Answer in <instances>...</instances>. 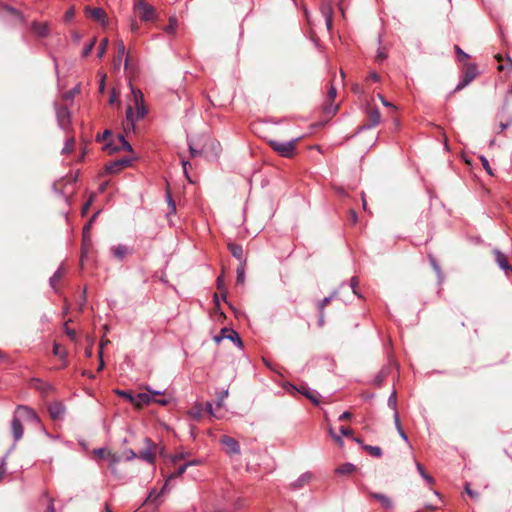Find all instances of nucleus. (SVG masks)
Listing matches in <instances>:
<instances>
[{
	"mask_svg": "<svg viewBox=\"0 0 512 512\" xmlns=\"http://www.w3.org/2000/svg\"><path fill=\"white\" fill-rule=\"evenodd\" d=\"M65 270L62 266H60L56 272L53 274V276L50 278V285L51 287L55 288L56 282H58L64 275Z\"/></svg>",
	"mask_w": 512,
	"mask_h": 512,
	"instance_id": "28",
	"label": "nucleus"
},
{
	"mask_svg": "<svg viewBox=\"0 0 512 512\" xmlns=\"http://www.w3.org/2000/svg\"><path fill=\"white\" fill-rule=\"evenodd\" d=\"M31 30L38 37H41V38L48 37L50 34V27L47 22L33 21L31 23Z\"/></svg>",
	"mask_w": 512,
	"mask_h": 512,
	"instance_id": "12",
	"label": "nucleus"
},
{
	"mask_svg": "<svg viewBox=\"0 0 512 512\" xmlns=\"http://www.w3.org/2000/svg\"><path fill=\"white\" fill-rule=\"evenodd\" d=\"M122 149L129 151V152H132V150H133L132 146L130 145V143L128 141H125L122 145H116V144H114V142H110L104 146V150L107 151L109 154L115 153Z\"/></svg>",
	"mask_w": 512,
	"mask_h": 512,
	"instance_id": "16",
	"label": "nucleus"
},
{
	"mask_svg": "<svg viewBox=\"0 0 512 512\" xmlns=\"http://www.w3.org/2000/svg\"><path fill=\"white\" fill-rule=\"evenodd\" d=\"M111 252L115 258L123 260L125 256L130 253V250L127 246L119 244L117 246H113L111 248Z\"/></svg>",
	"mask_w": 512,
	"mask_h": 512,
	"instance_id": "19",
	"label": "nucleus"
},
{
	"mask_svg": "<svg viewBox=\"0 0 512 512\" xmlns=\"http://www.w3.org/2000/svg\"><path fill=\"white\" fill-rule=\"evenodd\" d=\"M416 468H417V471L419 472V474L421 475V477L428 483V484H433L434 483V479L429 475L427 474L425 471H424V468L423 466L420 464V463H416Z\"/></svg>",
	"mask_w": 512,
	"mask_h": 512,
	"instance_id": "31",
	"label": "nucleus"
},
{
	"mask_svg": "<svg viewBox=\"0 0 512 512\" xmlns=\"http://www.w3.org/2000/svg\"><path fill=\"white\" fill-rule=\"evenodd\" d=\"M336 88L334 86H331L329 91H328V96H327V100L330 101V100H333L335 97H336Z\"/></svg>",
	"mask_w": 512,
	"mask_h": 512,
	"instance_id": "57",
	"label": "nucleus"
},
{
	"mask_svg": "<svg viewBox=\"0 0 512 512\" xmlns=\"http://www.w3.org/2000/svg\"><path fill=\"white\" fill-rule=\"evenodd\" d=\"M477 66L475 64H469L463 73L459 83L455 87V91H460L469 85L477 76Z\"/></svg>",
	"mask_w": 512,
	"mask_h": 512,
	"instance_id": "6",
	"label": "nucleus"
},
{
	"mask_svg": "<svg viewBox=\"0 0 512 512\" xmlns=\"http://www.w3.org/2000/svg\"><path fill=\"white\" fill-rule=\"evenodd\" d=\"M381 121V114L378 109L371 108L367 114V122L362 125L359 130L371 129L377 126Z\"/></svg>",
	"mask_w": 512,
	"mask_h": 512,
	"instance_id": "8",
	"label": "nucleus"
},
{
	"mask_svg": "<svg viewBox=\"0 0 512 512\" xmlns=\"http://www.w3.org/2000/svg\"><path fill=\"white\" fill-rule=\"evenodd\" d=\"M299 138H295L291 141H276L270 140L269 145L272 147L274 151H276L282 157H292L295 152V144Z\"/></svg>",
	"mask_w": 512,
	"mask_h": 512,
	"instance_id": "2",
	"label": "nucleus"
},
{
	"mask_svg": "<svg viewBox=\"0 0 512 512\" xmlns=\"http://www.w3.org/2000/svg\"><path fill=\"white\" fill-rule=\"evenodd\" d=\"M130 88L135 112L132 105H128L126 109L125 130L134 129L135 122L143 119L147 114V108L144 104V95L142 91L133 87L132 84H130Z\"/></svg>",
	"mask_w": 512,
	"mask_h": 512,
	"instance_id": "1",
	"label": "nucleus"
},
{
	"mask_svg": "<svg viewBox=\"0 0 512 512\" xmlns=\"http://www.w3.org/2000/svg\"><path fill=\"white\" fill-rule=\"evenodd\" d=\"M6 9L11 14H13V15H15V16H17V17H19V18H21L23 20V15H22V13L18 9L13 8V7H7Z\"/></svg>",
	"mask_w": 512,
	"mask_h": 512,
	"instance_id": "56",
	"label": "nucleus"
},
{
	"mask_svg": "<svg viewBox=\"0 0 512 512\" xmlns=\"http://www.w3.org/2000/svg\"><path fill=\"white\" fill-rule=\"evenodd\" d=\"M48 411L53 420H59L63 418L65 408L61 403L55 402L49 405Z\"/></svg>",
	"mask_w": 512,
	"mask_h": 512,
	"instance_id": "15",
	"label": "nucleus"
},
{
	"mask_svg": "<svg viewBox=\"0 0 512 512\" xmlns=\"http://www.w3.org/2000/svg\"><path fill=\"white\" fill-rule=\"evenodd\" d=\"M228 248H229L231 254L233 255V257L238 259L240 261V263H243V261L246 262V259L243 256V248H242V246L234 244V243H230L228 245Z\"/></svg>",
	"mask_w": 512,
	"mask_h": 512,
	"instance_id": "21",
	"label": "nucleus"
},
{
	"mask_svg": "<svg viewBox=\"0 0 512 512\" xmlns=\"http://www.w3.org/2000/svg\"><path fill=\"white\" fill-rule=\"evenodd\" d=\"M356 469L355 465H353L352 463H345V464H342L341 466H339L337 469H336V473L338 474H350L352 473L354 470Z\"/></svg>",
	"mask_w": 512,
	"mask_h": 512,
	"instance_id": "26",
	"label": "nucleus"
},
{
	"mask_svg": "<svg viewBox=\"0 0 512 512\" xmlns=\"http://www.w3.org/2000/svg\"><path fill=\"white\" fill-rule=\"evenodd\" d=\"M74 147H75V139L73 137L68 138L65 142L63 149H62V154L71 153L74 150Z\"/></svg>",
	"mask_w": 512,
	"mask_h": 512,
	"instance_id": "33",
	"label": "nucleus"
},
{
	"mask_svg": "<svg viewBox=\"0 0 512 512\" xmlns=\"http://www.w3.org/2000/svg\"><path fill=\"white\" fill-rule=\"evenodd\" d=\"M221 333L225 334V339L234 342L239 348L243 347V342L240 339L239 334L235 330L222 328Z\"/></svg>",
	"mask_w": 512,
	"mask_h": 512,
	"instance_id": "17",
	"label": "nucleus"
},
{
	"mask_svg": "<svg viewBox=\"0 0 512 512\" xmlns=\"http://www.w3.org/2000/svg\"><path fill=\"white\" fill-rule=\"evenodd\" d=\"M228 394H229V392H228L227 389L222 390L221 392H219L218 398H217V403H216L218 408H221L223 406L224 400H225V398L228 397Z\"/></svg>",
	"mask_w": 512,
	"mask_h": 512,
	"instance_id": "40",
	"label": "nucleus"
},
{
	"mask_svg": "<svg viewBox=\"0 0 512 512\" xmlns=\"http://www.w3.org/2000/svg\"><path fill=\"white\" fill-rule=\"evenodd\" d=\"M299 391L304 394L307 398H309L314 404H318L319 403V400H318V393L314 390H311L309 389L308 387H305V386H301V388L299 389Z\"/></svg>",
	"mask_w": 512,
	"mask_h": 512,
	"instance_id": "24",
	"label": "nucleus"
},
{
	"mask_svg": "<svg viewBox=\"0 0 512 512\" xmlns=\"http://www.w3.org/2000/svg\"><path fill=\"white\" fill-rule=\"evenodd\" d=\"M387 404L391 409L394 410V413L397 412V395L395 391H393L392 394L389 396Z\"/></svg>",
	"mask_w": 512,
	"mask_h": 512,
	"instance_id": "39",
	"label": "nucleus"
},
{
	"mask_svg": "<svg viewBox=\"0 0 512 512\" xmlns=\"http://www.w3.org/2000/svg\"><path fill=\"white\" fill-rule=\"evenodd\" d=\"M357 285H358V280H357V278H356V277H353V278L351 279V283H350L351 289L353 290V293H354V294H356V295H358V296L360 297V295H359V294L357 293V291H356V287H357Z\"/></svg>",
	"mask_w": 512,
	"mask_h": 512,
	"instance_id": "59",
	"label": "nucleus"
},
{
	"mask_svg": "<svg viewBox=\"0 0 512 512\" xmlns=\"http://www.w3.org/2000/svg\"><path fill=\"white\" fill-rule=\"evenodd\" d=\"M338 110V105L336 104H333V103H329L328 100L326 101V103L324 104V112L327 114V115H335L336 112Z\"/></svg>",
	"mask_w": 512,
	"mask_h": 512,
	"instance_id": "36",
	"label": "nucleus"
},
{
	"mask_svg": "<svg viewBox=\"0 0 512 512\" xmlns=\"http://www.w3.org/2000/svg\"><path fill=\"white\" fill-rule=\"evenodd\" d=\"M455 51L458 54L460 61H463V60H466L469 58V55L467 53H465L463 50H461V48L459 46H455Z\"/></svg>",
	"mask_w": 512,
	"mask_h": 512,
	"instance_id": "51",
	"label": "nucleus"
},
{
	"mask_svg": "<svg viewBox=\"0 0 512 512\" xmlns=\"http://www.w3.org/2000/svg\"><path fill=\"white\" fill-rule=\"evenodd\" d=\"M495 260L499 267L505 271L506 274L512 272V265H510L507 261L506 256L500 251L495 249L494 251Z\"/></svg>",
	"mask_w": 512,
	"mask_h": 512,
	"instance_id": "14",
	"label": "nucleus"
},
{
	"mask_svg": "<svg viewBox=\"0 0 512 512\" xmlns=\"http://www.w3.org/2000/svg\"><path fill=\"white\" fill-rule=\"evenodd\" d=\"M367 79L372 80L374 82H378L380 80V76L376 72L372 71L369 73Z\"/></svg>",
	"mask_w": 512,
	"mask_h": 512,
	"instance_id": "61",
	"label": "nucleus"
},
{
	"mask_svg": "<svg viewBox=\"0 0 512 512\" xmlns=\"http://www.w3.org/2000/svg\"><path fill=\"white\" fill-rule=\"evenodd\" d=\"M152 396L148 393H139L134 396V402L132 404L137 407H141L142 405H147L152 401Z\"/></svg>",
	"mask_w": 512,
	"mask_h": 512,
	"instance_id": "20",
	"label": "nucleus"
},
{
	"mask_svg": "<svg viewBox=\"0 0 512 512\" xmlns=\"http://www.w3.org/2000/svg\"><path fill=\"white\" fill-rule=\"evenodd\" d=\"M75 16V9L74 7H71L69 8L66 12H65V15H64V21L65 22H70L73 20Z\"/></svg>",
	"mask_w": 512,
	"mask_h": 512,
	"instance_id": "47",
	"label": "nucleus"
},
{
	"mask_svg": "<svg viewBox=\"0 0 512 512\" xmlns=\"http://www.w3.org/2000/svg\"><path fill=\"white\" fill-rule=\"evenodd\" d=\"M479 159H480V161H481V163H482V166H483V168L485 169V171H486L489 175H491V176H492V175H493V171H492V168H491V166H490V164H489L488 159H487L485 156H483V155H481V156L479 157Z\"/></svg>",
	"mask_w": 512,
	"mask_h": 512,
	"instance_id": "41",
	"label": "nucleus"
},
{
	"mask_svg": "<svg viewBox=\"0 0 512 512\" xmlns=\"http://www.w3.org/2000/svg\"><path fill=\"white\" fill-rule=\"evenodd\" d=\"M220 443L226 447V453L230 455L240 453V445L234 438L230 436H222Z\"/></svg>",
	"mask_w": 512,
	"mask_h": 512,
	"instance_id": "10",
	"label": "nucleus"
},
{
	"mask_svg": "<svg viewBox=\"0 0 512 512\" xmlns=\"http://www.w3.org/2000/svg\"><path fill=\"white\" fill-rule=\"evenodd\" d=\"M95 43H96V39H92L91 42L87 45H85V47L83 48V51H82V56L83 57H87L91 51L93 50L94 46H95Z\"/></svg>",
	"mask_w": 512,
	"mask_h": 512,
	"instance_id": "43",
	"label": "nucleus"
},
{
	"mask_svg": "<svg viewBox=\"0 0 512 512\" xmlns=\"http://www.w3.org/2000/svg\"><path fill=\"white\" fill-rule=\"evenodd\" d=\"M166 202L169 207V212L167 213V216L169 217L171 214L176 213V204H175V201L173 200L169 190H167V192H166Z\"/></svg>",
	"mask_w": 512,
	"mask_h": 512,
	"instance_id": "27",
	"label": "nucleus"
},
{
	"mask_svg": "<svg viewBox=\"0 0 512 512\" xmlns=\"http://www.w3.org/2000/svg\"><path fill=\"white\" fill-rule=\"evenodd\" d=\"M320 11L325 19V24L328 30H331L333 25V5L331 0H322Z\"/></svg>",
	"mask_w": 512,
	"mask_h": 512,
	"instance_id": "7",
	"label": "nucleus"
},
{
	"mask_svg": "<svg viewBox=\"0 0 512 512\" xmlns=\"http://www.w3.org/2000/svg\"><path fill=\"white\" fill-rule=\"evenodd\" d=\"M11 429H12V433H13V437H14L15 441L20 440L23 436V426L21 424V421L15 416H13V419L11 422Z\"/></svg>",
	"mask_w": 512,
	"mask_h": 512,
	"instance_id": "18",
	"label": "nucleus"
},
{
	"mask_svg": "<svg viewBox=\"0 0 512 512\" xmlns=\"http://www.w3.org/2000/svg\"><path fill=\"white\" fill-rule=\"evenodd\" d=\"M38 385H36V388L47 393L52 389V387L49 384L42 383L41 381L37 380Z\"/></svg>",
	"mask_w": 512,
	"mask_h": 512,
	"instance_id": "49",
	"label": "nucleus"
},
{
	"mask_svg": "<svg viewBox=\"0 0 512 512\" xmlns=\"http://www.w3.org/2000/svg\"><path fill=\"white\" fill-rule=\"evenodd\" d=\"M107 45H108V39L104 38V39L101 41V43H100V45H99V48H98V54H97V56H98L99 58H102V57L104 56V54H105V52H106Z\"/></svg>",
	"mask_w": 512,
	"mask_h": 512,
	"instance_id": "45",
	"label": "nucleus"
},
{
	"mask_svg": "<svg viewBox=\"0 0 512 512\" xmlns=\"http://www.w3.org/2000/svg\"><path fill=\"white\" fill-rule=\"evenodd\" d=\"M98 214H99V211L94 213L92 218L90 219V221L84 226V228H83V238H84V241H86L89 238V232H90V228H91L92 222L96 219Z\"/></svg>",
	"mask_w": 512,
	"mask_h": 512,
	"instance_id": "35",
	"label": "nucleus"
},
{
	"mask_svg": "<svg viewBox=\"0 0 512 512\" xmlns=\"http://www.w3.org/2000/svg\"><path fill=\"white\" fill-rule=\"evenodd\" d=\"M134 11L139 14L142 21H151L156 19V11L152 5L145 0H134Z\"/></svg>",
	"mask_w": 512,
	"mask_h": 512,
	"instance_id": "3",
	"label": "nucleus"
},
{
	"mask_svg": "<svg viewBox=\"0 0 512 512\" xmlns=\"http://www.w3.org/2000/svg\"><path fill=\"white\" fill-rule=\"evenodd\" d=\"M56 117L59 126L62 129H65L70 121V112L66 107H57L56 108Z\"/></svg>",
	"mask_w": 512,
	"mask_h": 512,
	"instance_id": "13",
	"label": "nucleus"
},
{
	"mask_svg": "<svg viewBox=\"0 0 512 512\" xmlns=\"http://www.w3.org/2000/svg\"><path fill=\"white\" fill-rule=\"evenodd\" d=\"M185 457H186V455L184 453L175 454L174 456H172L171 461L173 463H176V462L184 459Z\"/></svg>",
	"mask_w": 512,
	"mask_h": 512,
	"instance_id": "63",
	"label": "nucleus"
},
{
	"mask_svg": "<svg viewBox=\"0 0 512 512\" xmlns=\"http://www.w3.org/2000/svg\"><path fill=\"white\" fill-rule=\"evenodd\" d=\"M206 409H207L208 413H209L211 416H213V417H215V418H220V416H219V415H217V414L215 413V411H214V409H213V405H212V403L207 402V403H206Z\"/></svg>",
	"mask_w": 512,
	"mask_h": 512,
	"instance_id": "54",
	"label": "nucleus"
},
{
	"mask_svg": "<svg viewBox=\"0 0 512 512\" xmlns=\"http://www.w3.org/2000/svg\"><path fill=\"white\" fill-rule=\"evenodd\" d=\"M85 13L87 16L93 18L95 21L105 25L107 22V14L102 8L86 7Z\"/></svg>",
	"mask_w": 512,
	"mask_h": 512,
	"instance_id": "11",
	"label": "nucleus"
},
{
	"mask_svg": "<svg viewBox=\"0 0 512 512\" xmlns=\"http://www.w3.org/2000/svg\"><path fill=\"white\" fill-rule=\"evenodd\" d=\"M116 394H118L119 396L125 398L127 401H129L130 403H133L134 402V395L131 394L130 392L128 391H124V390H116L115 391Z\"/></svg>",
	"mask_w": 512,
	"mask_h": 512,
	"instance_id": "44",
	"label": "nucleus"
},
{
	"mask_svg": "<svg viewBox=\"0 0 512 512\" xmlns=\"http://www.w3.org/2000/svg\"><path fill=\"white\" fill-rule=\"evenodd\" d=\"M312 479V474L306 472L302 474L295 482L292 483V487L294 489H298L303 487L306 483H308Z\"/></svg>",
	"mask_w": 512,
	"mask_h": 512,
	"instance_id": "23",
	"label": "nucleus"
},
{
	"mask_svg": "<svg viewBox=\"0 0 512 512\" xmlns=\"http://www.w3.org/2000/svg\"><path fill=\"white\" fill-rule=\"evenodd\" d=\"M189 151L192 157H196L201 154V151L195 149L191 142H189Z\"/></svg>",
	"mask_w": 512,
	"mask_h": 512,
	"instance_id": "58",
	"label": "nucleus"
},
{
	"mask_svg": "<svg viewBox=\"0 0 512 512\" xmlns=\"http://www.w3.org/2000/svg\"><path fill=\"white\" fill-rule=\"evenodd\" d=\"M505 60H506V63L505 64H500L498 66V69L499 70L507 69L508 71L512 72V59H511V57L510 56H506Z\"/></svg>",
	"mask_w": 512,
	"mask_h": 512,
	"instance_id": "46",
	"label": "nucleus"
},
{
	"mask_svg": "<svg viewBox=\"0 0 512 512\" xmlns=\"http://www.w3.org/2000/svg\"><path fill=\"white\" fill-rule=\"evenodd\" d=\"M5 473H6V463H5V458H3L0 463V480L3 478Z\"/></svg>",
	"mask_w": 512,
	"mask_h": 512,
	"instance_id": "60",
	"label": "nucleus"
},
{
	"mask_svg": "<svg viewBox=\"0 0 512 512\" xmlns=\"http://www.w3.org/2000/svg\"><path fill=\"white\" fill-rule=\"evenodd\" d=\"M430 262H431V265L434 268L435 272L438 274L439 278H441L442 277L441 269H440L439 265L437 264L436 260L433 257H430Z\"/></svg>",
	"mask_w": 512,
	"mask_h": 512,
	"instance_id": "52",
	"label": "nucleus"
},
{
	"mask_svg": "<svg viewBox=\"0 0 512 512\" xmlns=\"http://www.w3.org/2000/svg\"><path fill=\"white\" fill-rule=\"evenodd\" d=\"M245 261H243V263H240V265L237 267V270H236V274H237V277H236V282L237 284H244L245 282Z\"/></svg>",
	"mask_w": 512,
	"mask_h": 512,
	"instance_id": "25",
	"label": "nucleus"
},
{
	"mask_svg": "<svg viewBox=\"0 0 512 512\" xmlns=\"http://www.w3.org/2000/svg\"><path fill=\"white\" fill-rule=\"evenodd\" d=\"M393 418H394V422H395V426H396V429L400 435V437L405 440V441H408V438L404 432V430L402 429L401 427V424H400V419H399V414L398 412H395L394 415H393Z\"/></svg>",
	"mask_w": 512,
	"mask_h": 512,
	"instance_id": "29",
	"label": "nucleus"
},
{
	"mask_svg": "<svg viewBox=\"0 0 512 512\" xmlns=\"http://www.w3.org/2000/svg\"><path fill=\"white\" fill-rule=\"evenodd\" d=\"M337 291H334L330 296L325 297L318 305L319 312L322 313L324 308L330 303V301L336 297Z\"/></svg>",
	"mask_w": 512,
	"mask_h": 512,
	"instance_id": "37",
	"label": "nucleus"
},
{
	"mask_svg": "<svg viewBox=\"0 0 512 512\" xmlns=\"http://www.w3.org/2000/svg\"><path fill=\"white\" fill-rule=\"evenodd\" d=\"M371 496L373 498H375L376 500H378L380 502V504L382 505V507H384L386 509L392 508L393 503H392L391 499L389 497H387L386 495L381 494V493H372Z\"/></svg>",
	"mask_w": 512,
	"mask_h": 512,
	"instance_id": "22",
	"label": "nucleus"
},
{
	"mask_svg": "<svg viewBox=\"0 0 512 512\" xmlns=\"http://www.w3.org/2000/svg\"><path fill=\"white\" fill-rule=\"evenodd\" d=\"M178 21L176 17H170L168 25L164 28L165 32L174 34L177 28Z\"/></svg>",
	"mask_w": 512,
	"mask_h": 512,
	"instance_id": "34",
	"label": "nucleus"
},
{
	"mask_svg": "<svg viewBox=\"0 0 512 512\" xmlns=\"http://www.w3.org/2000/svg\"><path fill=\"white\" fill-rule=\"evenodd\" d=\"M131 161L132 159L128 157L115 160L106 166V171L108 173H118L122 169L128 167L131 164Z\"/></svg>",
	"mask_w": 512,
	"mask_h": 512,
	"instance_id": "9",
	"label": "nucleus"
},
{
	"mask_svg": "<svg viewBox=\"0 0 512 512\" xmlns=\"http://www.w3.org/2000/svg\"><path fill=\"white\" fill-rule=\"evenodd\" d=\"M126 460L131 461L134 460L138 455L132 450L129 449L125 452Z\"/></svg>",
	"mask_w": 512,
	"mask_h": 512,
	"instance_id": "55",
	"label": "nucleus"
},
{
	"mask_svg": "<svg viewBox=\"0 0 512 512\" xmlns=\"http://www.w3.org/2000/svg\"><path fill=\"white\" fill-rule=\"evenodd\" d=\"M363 449L374 457H380L382 455V449L379 446L363 445Z\"/></svg>",
	"mask_w": 512,
	"mask_h": 512,
	"instance_id": "32",
	"label": "nucleus"
},
{
	"mask_svg": "<svg viewBox=\"0 0 512 512\" xmlns=\"http://www.w3.org/2000/svg\"><path fill=\"white\" fill-rule=\"evenodd\" d=\"M103 346H104V343H101L99 351H98V356L100 358V363H99V366H98V371H101L104 368Z\"/></svg>",
	"mask_w": 512,
	"mask_h": 512,
	"instance_id": "50",
	"label": "nucleus"
},
{
	"mask_svg": "<svg viewBox=\"0 0 512 512\" xmlns=\"http://www.w3.org/2000/svg\"><path fill=\"white\" fill-rule=\"evenodd\" d=\"M117 52H118V55H119V56H122V57H123V56H124V54H125V45H124V43H123V41H122V40H119V41L117 42Z\"/></svg>",
	"mask_w": 512,
	"mask_h": 512,
	"instance_id": "53",
	"label": "nucleus"
},
{
	"mask_svg": "<svg viewBox=\"0 0 512 512\" xmlns=\"http://www.w3.org/2000/svg\"><path fill=\"white\" fill-rule=\"evenodd\" d=\"M340 433L342 436H350L352 434V430L348 427L342 426L340 428Z\"/></svg>",
	"mask_w": 512,
	"mask_h": 512,
	"instance_id": "62",
	"label": "nucleus"
},
{
	"mask_svg": "<svg viewBox=\"0 0 512 512\" xmlns=\"http://www.w3.org/2000/svg\"><path fill=\"white\" fill-rule=\"evenodd\" d=\"M53 354L55 356H58L60 359H65L67 353L64 350L60 349V346L57 343H54L53 345Z\"/></svg>",
	"mask_w": 512,
	"mask_h": 512,
	"instance_id": "42",
	"label": "nucleus"
},
{
	"mask_svg": "<svg viewBox=\"0 0 512 512\" xmlns=\"http://www.w3.org/2000/svg\"><path fill=\"white\" fill-rule=\"evenodd\" d=\"M14 416L17 417L20 421H26L35 424L40 422L36 412L28 406H18L15 410Z\"/></svg>",
	"mask_w": 512,
	"mask_h": 512,
	"instance_id": "5",
	"label": "nucleus"
},
{
	"mask_svg": "<svg viewBox=\"0 0 512 512\" xmlns=\"http://www.w3.org/2000/svg\"><path fill=\"white\" fill-rule=\"evenodd\" d=\"M186 470H187V465L183 464L175 472L171 473L167 477V481H171V480H173V479H175L177 477H180L181 475H183L185 473Z\"/></svg>",
	"mask_w": 512,
	"mask_h": 512,
	"instance_id": "38",
	"label": "nucleus"
},
{
	"mask_svg": "<svg viewBox=\"0 0 512 512\" xmlns=\"http://www.w3.org/2000/svg\"><path fill=\"white\" fill-rule=\"evenodd\" d=\"M351 417H352V414L349 411H345L339 416L338 420L339 421L348 420V419H351Z\"/></svg>",
	"mask_w": 512,
	"mask_h": 512,
	"instance_id": "64",
	"label": "nucleus"
},
{
	"mask_svg": "<svg viewBox=\"0 0 512 512\" xmlns=\"http://www.w3.org/2000/svg\"><path fill=\"white\" fill-rule=\"evenodd\" d=\"M377 97H378V99L381 101V103H382L385 107L391 108V109H393V110H397V107H396L393 103H391V102L387 101V100L383 97V95L378 94V95H377Z\"/></svg>",
	"mask_w": 512,
	"mask_h": 512,
	"instance_id": "48",
	"label": "nucleus"
},
{
	"mask_svg": "<svg viewBox=\"0 0 512 512\" xmlns=\"http://www.w3.org/2000/svg\"><path fill=\"white\" fill-rule=\"evenodd\" d=\"M146 449L139 452L138 457L144 461L154 464L156 459V453H162L163 449H159L158 445L152 442L151 439L145 438Z\"/></svg>",
	"mask_w": 512,
	"mask_h": 512,
	"instance_id": "4",
	"label": "nucleus"
},
{
	"mask_svg": "<svg viewBox=\"0 0 512 512\" xmlns=\"http://www.w3.org/2000/svg\"><path fill=\"white\" fill-rule=\"evenodd\" d=\"M107 459L109 461V468L111 469L112 473L116 472V466L120 461V458L116 456L115 454L108 453Z\"/></svg>",
	"mask_w": 512,
	"mask_h": 512,
	"instance_id": "30",
	"label": "nucleus"
}]
</instances>
